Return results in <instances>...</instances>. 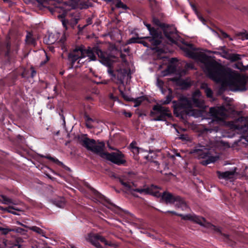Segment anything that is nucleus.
<instances>
[{
    "mask_svg": "<svg viewBox=\"0 0 248 248\" xmlns=\"http://www.w3.org/2000/svg\"><path fill=\"white\" fill-rule=\"evenodd\" d=\"M183 50L187 57L200 61L201 67L213 80L223 85L227 84L233 91L247 90V79L244 76L234 71L224 69L222 65L192 45L184 46Z\"/></svg>",
    "mask_w": 248,
    "mask_h": 248,
    "instance_id": "1",
    "label": "nucleus"
},
{
    "mask_svg": "<svg viewBox=\"0 0 248 248\" xmlns=\"http://www.w3.org/2000/svg\"><path fill=\"white\" fill-rule=\"evenodd\" d=\"M121 184L124 186L126 190L131 192L134 196H137L133 192H138L140 194H149L156 197L161 196L159 193L160 188L157 186L152 185L150 187L145 188H135L136 186L133 183L130 182L125 176L119 178Z\"/></svg>",
    "mask_w": 248,
    "mask_h": 248,
    "instance_id": "2",
    "label": "nucleus"
},
{
    "mask_svg": "<svg viewBox=\"0 0 248 248\" xmlns=\"http://www.w3.org/2000/svg\"><path fill=\"white\" fill-rule=\"evenodd\" d=\"M191 153L199 159H203L201 163L204 166L214 163L219 158L217 155H214L212 151L204 146H197Z\"/></svg>",
    "mask_w": 248,
    "mask_h": 248,
    "instance_id": "3",
    "label": "nucleus"
},
{
    "mask_svg": "<svg viewBox=\"0 0 248 248\" xmlns=\"http://www.w3.org/2000/svg\"><path fill=\"white\" fill-rule=\"evenodd\" d=\"M175 108L179 110H182L186 114L193 116L195 118L201 117L202 115L203 110L205 108L194 109L192 108V104L190 100H189L186 97L180 98L178 104L175 105Z\"/></svg>",
    "mask_w": 248,
    "mask_h": 248,
    "instance_id": "4",
    "label": "nucleus"
},
{
    "mask_svg": "<svg viewBox=\"0 0 248 248\" xmlns=\"http://www.w3.org/2000/svg\"><path fill=\"white\" fill-rule=\"evenodd\" d=\"M167 212L180 216L184 220L193 221L201 226L209 229L210 231L214 232L221 233L220 229L219 228L216 227L215 226L211 224L209 222H207L205 219L202 217L197 216L194 214H187L185 215L179 214L174 211H168Z\"/></svg>",
    "mask_w": 248,
    "mask_h": 248,
    "instance_id": "5",
    "label": "nucleus"
},
{
    "mask_svg": "<svg viewBox=\"0 0 248 248\" xmlns=\"http://www.w3.org/2000/svg\"><path fill=\"white\" fill-rule=\"evenodd\" d=\"M80 144L87 150H90L97 155H101L105 148V143L93 139H89L86 137L79 140Z\"/></svg>",
    "mask_w": 248,
    "mask_h": 248,
    "instance_id": "6",
    "label": "nucleus"
},
{
    "mask_svg": "<svg viewBox=\"0 0 248 248\" xmlns=\"http://www.w3.org/2000/svg\"><path fill=\"white\" fill-rule=\"evenodd\" d=\"M153 111L150 113V115L153 118L152 121H163L167 117H171L170 110L167 107L162 106L161 105L156 104L153 108Z\"/></svg>",
    "mask_w": 248,
    "mask_h": 248,
    "instance_id": "7",
    "label": "nucleus"
},
{
    "mask_svg": "<svg viewBox=\"0 0 248 248\" xmlns=\"http://www.w3.org/2000/svg\"><path fill=\"white\" fill-rule=\"evenodd\" d=\"M100 156L117 165L124 164L126 162L124 155L117 150L111 153H106L103 151Z\"/></svg>",
    "mask_w": 248,
    "mask_h": 248,
    "instance_id": "8",
    "label": "nucleus"
},
{
    "mask_svg": "<svg viewBox=\"0 0 248 248\" xmlns=\"http://www.w3.org/2000/svg\"><path fill=\"white\" fill-rule=\"evenodd\" d=\"M210 113L213 118L212 122L214 123L223 121L229 116V113L224 106L211 108Z\"/></svg>",
    "mask_w": 248,
    "mask_h": 248,
    "instance_id": "9",
    "label": "nucleus"
},
{
    "mask_svg": "<svg viewBox=\"0 0 248 248\" xmlns=\"http://www.w3.org/2000/svg\"><path fill=\"white\" fill-rule=\"evenodd\" d=\"M161 196L166 203H174L176 207L181 208L183 210L187 208L186 202L179 196H174L167 192H164L162 195L161 194Z\"/></svg>",
    "mask_w": 248,
    "mask_h": 248,
    "instance_id": "10",
    "label": "nucleus"
},
{
    "mask_svg": "<svg viewBox=\"0 0 248 248\" xmlns=\"http://www.w3.org/2000/svg\"><path fill=\"white\" fill-rule=\"evenodd\" d=\"M85 50V49L80 48H76L69 54L68 58L72 62V67L74 66V63L77 61H78V63H79L82 59L85 58L86 53Z\"/></svg>",
    "mask_w": 248,
    "mask_h": 248,
    "instance_id": "11",
    "label": "nucleus"
},
{
    "mask_svg": "<svg viewBox=\"0 0 248 248\" xmlns=\"http://www.w3.org/2000/svg\"><path fill=\"white\" fill-rule=\"evenodd\" d=\"M87 240L97 248H102V246L99 244V242L104 243L105 245H110L103 236L97 234H89L88 236Z\"/></svg>",
    "mask_w": 248,
    "mask_h": 248,
    "instance_id": "12",
    "label": "nucleus"
},
{
    "mask_svg": "<svg viewBox=\"0 0 248 248\" xmlns=\"http://www.w3.org/2000/svg\"><path fill=\"white\" fill-rule=\"evenodd\" d=\"M192 101L195 107L200 108H206L204 101L199 90H196L192 93Z\"/></svg>",
    "mask_w": 248,
    "mask_h": 248,
    "instance_id": "13",
    "label": "nucleus"
},
{
    "mask_svg": "<svg viewBox=\"0 0 248 248\" xmlns=\"http://www.w3.org/2000/svg\"><path fill=\"white\" fill-rule=\"evenodd\" d=\"M236 168H234L233 169L231 170L226 171L225 172L217 171V173L219 179H223L226 180L232 181L236 178L237 175V173L236 172Z\"/></svg>",
    "mask_w": 248,
    "mask_h": 248,
    "instance_id": "14",
    "label": "nucleus"
},
{
    "mask_svg": "<svg viewBox=\"0 0 248 248\" xmlns=\"http://www.w3.org/2000/svg\"><path fill=\"white\" fill-rule=\"evenodd\" d=\"M166 37L171 43H175L178 39V35L174 28H166L164 31Z\"/></svg>",
    "mask_w": 248,
    "mask_h": 248,
    "instance_id": "15",
    "label": "nucleus"
},
{
    "mask_svg": "<svg viewBox=\"0 0 248 248\" xmlns=\"http://www.w3.org/2000/svg\"><path fill=\"white\" fill-rule=\"evenodd\" d=\"M93 51L95 52L100 59V61L104 64L108 63L109 58L108 55L105 52L102 51L99 47L93 48Z\"/></svg>",
    "mask_w": 248,
    "mask_h": 248,
    "instance_id": "16",
    "label": "nucleus"
},
{
    "mask_svg": "<svg viewBox=\"0 0 248 248\" xmlns=\"http://www.w3.org/2000/svg\"><path fill=\"white\" fill-rule=\"evenodd\" d=\"M149 32L150 34L153 36V38H151L148 37H145L144 38H149V41L154 46H156L158 45L160 43L159 41L155 40V38L158 37V34L155 28H152L151 29H150Z\"/></svg>",
    "mask_w": 248,
    "mask_h": 248,
    "instance_id": "17",
    "label": "nucleus"
},
{
    "mask_svg": "<svg viewBox=\"0 0 248 248\" xmlns=\"http://www.w3.org/2000/svg\"><path fill=\"white\" fill-rule=\"evenodd\" d=\"M201 88L204 90L206 96L208 97H212L213 95V92L208 88V85L206 83H202L201 85Z\"/></svg>",
    "mask_w": 248,
    "mask_h": 248,
    "instance_id": "18",
    "label": "nucleus"
},
{
    "mask_svg": "<svg viewBox=\"0 0 248 248\" xmlns=\"http://www.w3.org/2000/svg\"><path fill=\"white\" fill-rule=\"evenodd\" d=\"M241 59V56L238 54L232 53L230 55H228L226 56V59L230 60L231 62H235Z\"/></svg>",
    "mask_w": 248,
    "mask_h": 248,
    "instance_id": "19",
    "label": "nucleus"
},
{
    "mask_svg": "<svg viewBox=\"0 0 248 248\" xmlns=\"http://www.w3.org/2000/svg\"><path fill=\"white\" fill-rule=\"evenodd\" d=\"M0 209L4 211H6L8 213H10L11 214H13L16 215H17L18 214H17L15 211H12V209H13V210H15L16 211H21L20 209L16 208L15 207L11 206V205H9L8 207H6V208L0 207Z\"/></svg>",
    "mask_w": 248,
    "mask_h": 248,
    "instance_id": "20",
    "label": "nucleus"
},
{
    "mask_svg": "<svg viewBox=\"0 0 248 248\" xmlns=\"http://www.w3.org/2000/svg\"><path fill=\"white\" fill-rule=\"evenodd\" d=\"M28 228L30 230L36 232L37 233L40 234L42 236L47 238L45 236V232L43 230H42L41 228H40L38 227H36V226H32V227H28Z\"/></svg>",
    "mask_w": 248,
    "mask_h": 248,
    "instance_id": "21",
    "label": "nucleus"
},
{
    "mask_svg": "<svg viewBox=\"0 0 248 248\" xmlns=\"http://www.w3.org/2000/svg\"><path fill=\"white\" fill-rule=\"evenodd\" d=\"M86 53L85 55V58L88 57L89 58V61H95L96 60L95 56L94 55L93 51L91 49H85Z\"/></svg>",
    "mask_w": 248,
    "mask_h": 248,
    "instance_id": "22",
    "label": "nucleus"
},
{
    "mask_svg": "<svg viewBox=\"0 0 248 248\" xmlns=\"http://www.w3.org/2000/svg\"><path fill=\"white\" fill-rule=\"evenodd\" d=\"M1 202L3 204L6 205H10V204H16L12 200V199L7 198L5 196L1 195Z\"/></svg>",
    "mask_w": 248,
    "mask_h": 248,
    "instance_id": "23",
    "label": "nucleus"
},
{
    "mask_svg": "<svg viewBox=\"0 0 248 248\" xmlns=\"http://www.w3.org/2000/svg\"><path fill=\"white\" fill-rule=\"evenodd\" d=\"M26 41L28 44L35 45V41L32 37V35L30 33H28L26 35Z\"/></svg>",
    "mask_w": 248,
    "mask_h": 248,
    "instance_id": "24",
    "label": "nucleus"
},
{
    "mask_svg": "<svg viewBox=\"0 0 248 248\" xmlns=\"http://www.w3.org/2000/svg\"><path fill=\"white\" fill-rule=\"evenodd\" d=\"M170 91V93L166 96V98L165 100H161L160 101L161 104H169L172 99V96L171 95V91Z\"/></svg>",
    "mask_w": 248,
    "mask_h": 248,
    "instance_id": "25",
    "label": "nucleus"
},
{
    "mask_svg": "<svg viewBox=\"0 0 248 248\" xmlns=\"http://www.w3.org/2000/svg\"><path fill=\"white\" fill-rule=\"evenodd\" d=\"M174 69V68L172 65H170L168 67V68L165 71L162 72V75L163 76H166L173 72Z\"/></svg>",
    "mask_w": 248,
    "mask_h": 248,
    "instance_id": "26",
    "label": "nucleus"
},
{
    "mask_svg": "<svg viewBox=\"0 0 248 248\" xmlns=\"http://www.w3.org/2000/svg\"><path fill=\"white\" fill-rule=\"evenodd\" d=\"M191 7H192V9L193 10L195 11V13L196 14V15H197L199 19L203 23H204V21H205V20L204 19V18L201 16L199 14L198 12H197V9H196V8L195 7V6H194V5L193 4H191Z\"/></svg>",
    "mask_w": 248,
    "mask_h": 248,
    "instance_id": "27",
    "label": "nucleus"
},
{
    "mask_svg": "<svg viewBox=\"0 0 248 248\" xmlns=\"http://www.w3.org/2000/svg\"><path fill=\"white\" fill-rule=\"evenodd\" d=\"M150 1V6L153 10H155L158 4L157 3L155 0H149Z\"/></svg>",
    "mask_w": 248,
    "mask_h": 248,
    "instance_id": "28",
    "label": "nucleus"
},
{
    "mask_svg": "<svg viewBox=\"0 0 248 248\" xmlns=\"http://www.w3.org/2000/svg\"><path fill=\"white\" fill-rule=\"evenodd\" d=\"M13 230L9 229L8 228H4L2 227H0V231L3 234H6L9 232L13 231Z\"/></svg>",
    "mask_w": 248,
    "mask_h": 248,
    "instance_id": "29",
    "label": "nucleus"
},
{
    "mask_svg": "<svg viewBox=\"0 0 248 248\" xmlns=\"http://www.w3.org/2000/svg\"><path fill=\"white\" fill-rule=\"evenodd\" d=\"M116 6L118 8H122L124 9H127L126 5L124 4L122 1H119L116 4Z\"/></svg>",
    "mask_w": 248,
    "mask_h": 248,
    "instance_id": "30",
    "label": "nucleus"
},
{
    "mask_svg": "<svg viewBox=\"0 0 248 248\" xmlns=\"http://www.w3.org/2000/svg\"><path fill=\"white\" fill-rule=\"evenodd\" d=\"M239 35L241 36V38L243 40L248 39V33L247 32H241L239 33Z\"/></svg>",
    "mask_w": 248,
    "mask_h": 248,
    "instance_id": "31",
    "label": "nucleus"
},
{
    "mask_svg": "<svg viewBox=\"0 0 248 248\" xmlns=\"http://www.w3.org/2000/svg\"><path fill=\"white\" fill-rule=\"evenodd\" d=\"M163 84H164V82L162 80L159 79L158 78L157 79L156 85L160 89L162 88Z\"/></svg>",
    "mask_w": 248,
    "mask_h": 248,
    "instance_id": "32",
    "label": "nucleus"
},
{
    "mask_svg": "<svg viewBox=\"0 0 248 248\" xmlns=\"http://www.w3.org/2000/svg\"><path fill=\"white\" fill-rule=\"evenodd\" d=\"M93 120L91 118H88L86 123V126L90 128H91L93 126L91 124V122H93Z\"/></svg>",
    "mask_w": 248,
    "mask_h": 248,
    "instance_id": "33",
    "label": "nucleus"
},
{
    "mask_svg": "<svg viewBox=\"0 0 248 248\" xmlns=\"http://www.w3.org/2000/svg\"><path fill=\"white\" fill-rule=\"evenodd\" d=\"M180 139L185 140H189V137L186 135H181L180 137Z\"/></svg>",
    "mask_w": 248,
    "mask_h": 248,
    "instance_id": "34",
    "label": "nucleus"
},
{
    "mask_svg": "<svg viewBox=\"0 0 248 248\" xmlns=\"http://www.w3.org/2000/svg\"><path fill=\"white\" fill-rule=\"evenodd\" d=\"M46 158L49 159V160H51L52 161H53V162H56L57 161H58V160L56 158H54L52 157H51L50 156H49V155H47L46 156H45Z\"/></svg>",
    "mask_w": 248,
    "mask_h": 248,
    "instance_id": "35",
    "label": "nucleus"
},
{
    "mask_svg": "<svg viewBox=\"0 0 248 248\" xmlns=\"http://www.w3.org/2000/svg\"><path fill=\"white\" fill-rule=\"evenodd\" d=\"M52 36V34H50L49 35V44H53L56 41L55 39H53Z\"/></svg>",
    "mask_w": 248,
    "mask_h": 248,
    "instance_id": "36",
    "label": "nucleus"
},
{
    "mask_svg": "<svg viewBox=\"0 0 248 248\" xmlns=\"http://www.w3.org/2000/svg\"><path fill=\"white\" fill-rule=\"evenodd\" d=\"M31 77L33 78L36 75V72L33 67H31Z\"/></svg>",
    "mask_w": 248,
    "mask_h": 248,
    "instance_id": "37",
    "label": "nucleus"
},
{
    "mask_svg": "<svg viewBox=\"0 0 248 248\" xmlns=\"http://www.w3.org/2000/svg\"><path fill=\"white\" fill-rule=\"evenodd\" d=\"M121 94L122 95V96H123V97L126 100H127V101H130L131 99L129 97H128L127 95H126L124 94V93H123V92H121Z\"/></svg>",
    "mask_w": 248,
    "mask_h": 248,
    "instance_id": "38",
    "label": "nucleus"
},
{
    "mask_svg": "<svg viewBox=\"0 0 248 248\" xmlns=\"http://www.w3.org/2000/svg\"><path fill=\"white\" fill-rule=\"evenodd\" d=\"M62 24L63 25V26L66 28L67 29V27H66V25L68 23V21H66L65 19H62Z\"/></svg>",
    "mask_w": 248,
    "mask_h": 248,
    "instance_id": "39",
    "label": "nucleus"
},
{
    "mask_svg": "<svg viewBox=\"0 0 248 248\" xmlns=\"http://www.w3.org/2000/svg\"><path fill=\"white\" fill-rule=\"evenodd\" d=\"M221 34L223 38L229 37V35L223 31H221Z\"/></svg>",
    "mask_w": 248,
    "mask_h": 248,
    "instance_id": "40",
    "label": "nucleus"
},
{
    "mask_svg": "<svg viewBox=\"0 0 248 248\" xmlns=\"http://www.w3.org/2000/svg\"><path fill=\"white\" fill-rule=\"evenodd\" d=\"M73 1L75 3L72 4V7L73 8H75L76 6H77L78 5L79 1L77 0H73Z\"/></svg>",
    "mask_w": 248,
    "mask_h": 248,
    "instance_id": "41",
    "label": "nucleus"
},
{
    "mask_svg": "<svg viewBox=\"0 0 248 248\" xmlns=\"http://www.w3.org/2000/svg\"><path fill=\"white\" fill-rule=\"evenodd\" d=\"M141 98H138L136 101V105L135 106V107L139 106L141 102Z\"/></svg>",
    "mask_w": 248,
    "mask_h": 248,
    "instance_id": "42",
    "label": "nucleus"
},
{
    "mask_svg": "<svg viewBox=\"0 0 248 248\" xmlns=\"http://www.w3.org/2000/svg\"><path fill=\"white\" fill-rule=\"evenodd\" d=\"M92 23V19L90 18H88L87 19V25H90Z\"/></svg>",
    "mask_w": 248,
    "mask_h": 248,
    "instance_id": "43",
    "label": "nucleus"
},
{
    "mask_svg": "<svg viewBox=\"0 0 248 248\" xmlns=\"http://www.w3.org/2000/svg\"><path fill=\"white\" fill-rule=\"evenodd\" d=\"M108 243L110 244V245H109V246L113 247L114 248H117L118 246V245L116 244H112L110 242H108Z\"/></svg>",
    "mask_w": 248,
    "mask_h": 248,
    "instance_id": "44",
    "label": "nucleus"
},
{
    "mask_svg": "<svg viewBox=\"0 0 248 248\" xmlns=\"http://www.w3.org/2000/svg\"><path fill=\"white\" fill-rule=\"evenodd\" d=\"M124 114L128 117H130L131 116V114L130 112H124Z\"/></svg>",
    "mask_w": 248,
    "mask_h": 248,
    "instance_id": "45",
    "label": "nucleus"
},
{
    "mask_svg": "<svg viewBox=\"0 0 248 248\" xmlns=\"http://www.w3.org/2000/svg\"><path fill=\"white\" fill-rule=\"evenodd\" d=\"M223 55H222V57H224V58L226 59V56L228 55H230L231 53H228L227 52H223Z\"/></svg>",
    "mask_w": 248,
    "mask_h": 248,
    "instance_id": "46",
    "label": "nucleus"
},
{
    "mask_svg": "<svg viewBox=\"0 0 248 248\" xmlns=\"http://www.w3.org/2000/svg\"><path fill=\"white\" fill-rule=\"evenodd\" d=\"M17 224H18L19 225L22 226H23L24 227L27 228H28V227H29L28 226H26V225L21 223L20 222H18V221L17 222Z\"/></svg>",
    "mask_w": 248,
    "mask_h": 248,
    "instance_id": "47",
    "label": "nucleus"
},
{
    "mask_svg": "<svg viewBox=\"0 0 248 248\" xmlns=\"http://www.w3.org/2000/svg\"><path fill=\"white\" fill-rule=\"evenodd\" d=\"M121 57L123 61H125V55L123 54H121Z\"/></svg>",
    "mask_w": 248,
    "mask_h": 248,
    "instance_id": "48",
    "label": "nucleus"
},
{
    "mask_svg": "<svg viewBox=\"0 0 248 248\" xmlns=\"http://www.w3.org/2000/svg\"><path fill=\"white\" fill-rule=\"evenodd\" d=\"M145 25L146 26V27L147 28V29L149 30V31H150V29H151L152 28L151 27V26H150V24H145Z\"/></svg>",
    "mask_w": 248,
    "mask_h": 248,
    "instance_id": "49",
    "label": "nucleus"
},
{
    "mask_svg": "<svg viewBox=\"0 0 248 248\" xmlns=\"http://www.w3.org/2000/svg\"><path fill=\"white\" fill-rule=\"evenodd\" d=\"M140 43H142L144 46H147V43L145 42H141Z\"/></svg>",
    "mask_w": 248,
    "mask_h": 248,
    "instance_id": "50",
    "label": "nucleus"
},
{
    "mask_svg": "<svg viewBox=\"0 0 248 248\" xmlns=\"http://www.w3.org/2000/svg\"><path fill=\"white\" fill-rule=\"evenodd\" d=\"M78 19H74V25L78 23Z\"/></svg>",
    "mask_w": 248,
    "mask_h": 248,
    "instance_id": "51",
    "label": "nucleus"
},
{
    "mask_svg": "<svg viewBox=\"0 0 248 248\" xmlns=\"http://www.w3.org/2000/svg\"><path fill=\"white\" fill-rule=\"evenodd\" d=\"M62 17H63V15H59V16H58V17L59 18H62Z\"/></svg>",
    "mask_w": 248,
    "mask_h": 248,
    "instance_id": "52",
    "label": "nucleus"
},
{
    "mask_svg": "<svg viewBox=\"0 0 248 248\" xmlns=\"http://www.w3.org/2000/svg\"><path fill=\"white\" fill-rule=\"evenodd\" d=\"M108 148H109V149H112V150H115L114 149H113V148H111L110 146H109V145L108 144Z\"/></svg>",
    "mask_w": 248,
    "mask_h": 248,
    "instance_id": "53",
    "label": "nucleus"
},
{
    "mask_svg": "<svg viewBox=\"0 0 248 248\" xmlns=\"http://www.w3.org/2000/svg\"><path fill=\"white\" fill-rule=\"evenodd\" d=\"M228 38H229L230 40H231V41H232L233 40L232 38L230 36Z\"/></svg>",
    "mask_w": 248,
    "mask_h": 248,
    "instance_id": "54",
    "label": "nucleus"
},
{
    "mask_svg": "<svg viewBox=\"0 0 248 248\" xmlns=\"http://www.w3.org/2000/svg\"><path fill=\"white\" fill-rule=\"evenodd\" d=\"M176 156H180V154H176Z\"/></svg>",
    "mask_w": 248,
    "mask_h": 248,
    "instance_id": "55",
    "label": "nucleus"
},
{
    "mask_svg": "<svg viewBox=\"0 0 248 248\" xmlns=\"http://www.w3.org/2000/svg\"><path fill=\"white\" fill-rule=\"evenodd\" d=\"M224 236L225 237H226V238H228V235H225V234H224Z\"/></svg>",
    "mask_w": 248,
    "mask_h": 248,
    "instance_id": "56",
    "label": "nucleus"
},
{
    "mask_svg": "<svg viewBox=\"0 0 248 248\" xmlns=\"http://www.w3.org/2000/svg\"><path fill=\"white\" fill-rule=\"evenodd\" d=\"M133 149L136 150V151H138V148H135Z\"/></svg>",
    "mask_w": 248,
    "mask_h": 248,
    "instance_id": "57",
    "label": "nucleus"
},
{
    "mask_svg": "<svg viewBox=\"0 0 248 248\" xmlns=\"http://www.w3.org/2000/svg\"><path fill=\"white\" fill-rule=\"evenodd\" d=\"M17 246H18V248H20V247H21L20 245H17Z\"/></svg>",
    "mask_w": 248,
    "mask_h": 248,
    "instance_id": "58",
    "label": "nucleus"
},
{
    "mask_svg": "<svg viewBox=\"0 0 248 248\" xmlns=\"http://www.w3.org/2000/svg\"><path fill=\"white\" fill-rule=\"evenodd\" d=\"M124 51H125V52H127V51H128V49H124Z\"/></svg>",
    "mask_w": 248,
    "mask_h": 248,
    "instance_id": "59",
    "label": "nucleus"
},
{
    "mask_svg": "<svg viewBox=\"0 0 248 248\" xmlns=\"http://www.w3.org/2000/svg\"><path fill=\"white\" fill-rule=\"evenodd\" d=\"M46 61H47L48 60V58H47L46 55Z\"/></svg>",
    "mask_w": 248,
    "mask_h": 248,
    "instance_id": "60",
    "label": "nucleus"
},
{
    "mask_svg": "<svg viewBox=\"0 0 248 248\" xmlns=\"http://www.w3.org/2000/svg\"><path fill=\"white\" fill-rule=\"evenodd\" d=\"M247 129H248L247 131H248V126H247Z\"/></svg>",
    "mask_w": 248,
    "mask_h": 248,
    "instance_id": "61",
    "label": "nucleus"
},
{
    "mask_svg": "<svg viewBox=\"0 0 248 248\" xmlns=\"http://www.w3.org/2000/svg\"><path fill=\"white\" fill-rule=\"evenodd\" d=\"M0 202H1V199H0Z\"/></svg>",
    "mask_w": 248,
    "mask_h": 248,
    "instance_id": "62",
    "label": "nucleus"
},
{
    "mask_svg": "<svg viewBox=\"0 0 248 248\" xmlns=\"http://www.w3.org/2000/svg\"><path fill=\"white\" fill-rule=\"evenodd\" d=\"M80 65H76L77 67L80 66Z\"/></svg>",
    "mask_w": 248,
    "mask_h": 248,
    "instance_id": "63",
    "label": "nucleus"
}]
</instances>
